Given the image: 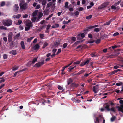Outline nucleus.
<instances>
[{"mask_svg": "<svg viewBox=\"0 0 123 123\" xmlns=\"http://www.w3.org/2000/svg\"><path fill=\"white\" fill-rule=\"evenodd\" d=\"M67 45V44L66 43H64L63 45V47L64 48H65Z\"/></svg>", "mask_w": 123, "mask_h": 123, "instance_id": "59", "label": "nucleus"}, {"mask_svg": "<svg viewBox=\"0 0 123 123\" xmlns=\"http://www.w3.org/2000/svg\"><path fill=\"white\" fill-rule=\"evenodd\" d=\"M20 33H18L14 37V39H16L18 38L20 36Z\"/></svg>", "mask_w": 123, "mask_h": 123, "instance_id": "24", "label": "nucleus"}, {"mask_svg": "<svg viewBox=\"0 0 123 123\" xmlns=\"http://www.w3.org/2000/svg\"><path fill=\"white\" fill-rule=\"evenodd\" d=\"M48 45V43L47 42H45L43 46V48H44Z\"/></svg>", "mask_w": 123, "mask_h": 123, "instance_id": "36", "label": "nucleus"}, {"mask_svg": "<svg viewBox=\"0 0 123 123\" xmlns=\"http://www.w3.org/2000/svg\"><path fill=\"white\" fill-rule=\"evenodd\" d=\"M119 103L122 105H120V106H117V107L119 111L123 113V101L122 100H120L119 101Z\"/></svg>", "mask_w": 123, "mask_h": 123, "instance_id": "4", "label": "nucleus"}, {"mask_svg": "<svg viewBox=\"0 0 123 123\" xmlns=\"http://www.w3.org/2000/svg\"><path fill=\"white\" fill-rule=\"evenodd\" d=\"M116 6L114 5H114H112L111 7V9H114L115 10L116 9Z\"/></svg>", "mask_w": 123, "mask_h": 123, "instance_id": "43", "label": "nucleus"}, {"mask_svg": "<svg viewBox=\"0 0 123 123\" xmlns=\"http://www.w3.org/2000/svg\"><path fill=\"white\" fill-rule=\"evenodd\" d=\"M37 60V58H34L32 61V64H34Z\"/></svg>", "mask_w": 123, "mask_h": 123, "instance_id": "39", "label": "nucleus"}, {"mask_svg": "<svg viewBox=\"0 0 123 123\" xmlns=\"http://www.w3.org/2000/svg\"><path fill=\"white\" fill-rule=\"evenodd\" d=\"M39 46L38 44H36L33 47L34 49L36 50L38 49L39 48Z\"/></svg>", "mask_w": 123, "mask_h": 123, "instance_id": "17", "label": "nucleus"}, {"mask_svg": "<svg viewBox=\"0 0 123 123\" xmlns=\"http://www.w3.org/2000/svg\"><path fill=\"white\" fill-rule=\"evenodd\" d=\"M31 20L33 22H35L37 20V18L36 17H34L32 18Z\"/></svg>", "mask_w": 123, "mask_h": 123, "instance_id": "28", "label": "nucleus"}, {"mask_svg": "<svg viewBox=\"0 0 123 123\" xmlns=\"http://www.w3.org/2000/svg\"><path fill=\"white\" fill-rule=\"evenodd\" d=\"M58 88L59 89L62 91H63L64 90L63 89V87H62L59 85L58 86Z\"/></svg>", "mask_w": 123, "mask_h": 123, "instance_id": "27", "label": "nucleus"}, {"mask_svg": "<svg viewBox=\"0 0 123 123\" xmlns=\"http://www.w3.org/2000/svg\"><path fill=\"white\" fill-rule=\"evenodd\" d=\"M44 64L43 61L41 62H38L34 66L37 67H39L41 66L42 65Z\"/></svg>", "mask_w": 123, "mask_h": 123, "instance_id": "8", "label": "nucleus"}, {"mask_svg": "<svg viewBox=\"0 0 123 123\" xmlns=\"http://www.w3.org/2000/svg\"><path fill=\"white\" fill-rule=\"evenodd\" d=\"M19 6L20 8L22 11L26 9L28 7L27 3L24 2H20L19 4Z\"/></svg>", "mask_w": 123, "mask_h": 123, "instance_id": "3", "label": "nucleus"}, {"mask_svg": "<svg viewBox=\"0 0 123 123\" xmlns=\"http://www.w3.org/2000/svg\"><path fill=\"white\" fill-rule=\"evenodd\" d=\"M14 8L15 12H17L19 8L17 4H15L14 6Z\"/></svg>", "mask_w": 123, "mask_h": 123, "instance_id": "13", "label": "nucleus"}, {"mask_svg": "<svg viewBox=\"0 0 123 123\" xmlns=\"http://www.w3.org/2000/svg\"><path fill=\"white\" fill-rule=\"evenodd\" d=\"M78 84L73 83L71 84V86L73 88H76L78 86Z\"/></svg>", "mask_w": 123, "mask_h": 123, "instance_id": "14", "label": "nucleus"}, {"mask_svg": "<svg viewBox=\"0 0 123 123\" xmlns=\"http://www.w3.org/2000/svg\"><path fill=\"white\" fill-rule=\"evenodd\" d=\"M109 2H104L99 7L98 9H101L103 8L106 7L109 5Z\"/></svg>", "mask_w": 123, "mask_h": 123, "instance_id": "5", "label": "nucleus"}, {"mask_svg": "<svg viewBox=\"0 0 123 123\" xmlns=\"http://www.w3.org/2000/svg\"><path fill=\"white\" fill-rule=\"evenodd\" d=\"M68 85H69L70 83H71L72 81V80L71 78H70L68 79Z\"/></svg>", "mask_w": 123, "mask_h": 123, "instance_id": "35", "label": "nucleus"}, {"mask_svg": "<svg viewBox=\"0 0 123 123\" xmlns=\"http://www.w3.org/2000/svg\"><path fill=\"white\" fill-rule=\"evenodd\" d=\"M68 2H66L65 4V6L66 8H69L68 6Z\"/></svg>", "mask_w": 123, "mask_h": 123, "instance_id": "33", "label": "nucleus"}, {"mask_svg": "<svg viewBox=\"0 0 123 123\" xmlns=\"http://www.w3.org/2000/svg\"><path fill=\"white\" fill-rule=\"evenodd\" d=\"M122 84L123 83L122 82H120L119 83H117L116 84V85L117 86H119L122 85Z\"/></svg>", "mask_w": 123, "mask_h": 123, "instance_id": "53", "label": "nucleus"}, {"mask_svg": "<svg viewBox=\"0 0 123 123\" xmlns=\"http://www.w3.org/2000/svg\"><path fill=\"white\" fill-rule=\"evenodd\" d=\"M37 14V12L36 11H34L32 14V16L33 17L36 16Z\"/></svg>", "mask_w": 123, "mask_h": 123, "instance_id": "47", "label": "nucleus"}, {"mask_svg": "<svg viewBox=\"0 0 123 123\" xmlns=\"http://www.w3.org/2000/svg\"><path fill=\"white\" fill-rule=\"evenodd\" d=\"M55 3H53L51 2L48 3L47 4L46 8H48L51 6L53 7L55 5Z\"/></svg>", "mask_w": 123, "mask_h": 123, "instance_id": "7", "label": "nucleus"}, {"mask_svg": "<svg viewBox=\"0 0 123 123\" xmlns=\"http://www.w3.org/2000/svg\"><path fill=\"white\" fill-rule=\"evenodd\" d=\"M40 37L42 39L44 37V35L43 34H40L39 35Z\"/></svg>", "mask_w": 123, "mask_h": 123, "instance_id": "52", "label": "nucleus"}, {"mask_svg": "<svg viewBox=\"0 0 123 123\" xmlns=\"http://www.w3.org/2000/svg\"><path fill=\"white\" fill-rule=\"evenodd\" d=\"M98 85H97L94 87H93V91L95 93H97L96 91H98V90L99 88Z\"/></svg>", "mask_w": 123, "mask_h": 123, "instance_id": "10", "label": "nucleus"}, {"mask_svg": "<svg viewBox=\"0 0 123 123\" xmlns=\"http://www.w3.org/2000/svg\"><path fill=\"white\" fill-rule=\"evenodd\" d=\"M61 52V49H58V52L56 54L58 55V54L59 53H60Z\"/></svg>", "mask_w": 123, "mask_h": 123, "instance_id": "62", "label": "nucleus"}, {"mask_svg": "<svg viewBox=\"0 0 123 123\" xmlns=\"http://www.w3.org/2000/svg\"><path fill=\"white\" fill-rule=\"evenodd\" d=\"M80 62V61H76V62H74L73 63V64H79Z\"/></svg>", "mask_w": 123, "mask_h": 123, "instance_id": "56", "label": "nucleus"}, {"mask_svg": "<svg viewBox=\"0 0 123 123\" xmlns=\"http://www.w3.org/2000/svg\"><path fill=\"white\" fill-rule=\"evenodd\" d=\"M111 110L113 112H115V110L114 107H112L111 109H110V111Z\"/></svg>", "mask_w": 123, "mask_h": 123, "instance_id": "44", "label": "nucleus"}, {"mask_svg": "<svg viewBox=\"0 0 123 123\" xmlns=\"http://www.w3.org/2000/svg\"><path fill=\"white\" fill-rule=\"evenodd\" d=\"M7 29V28L5 26H0V29L6 30Z\"/></svg>", "mask_w": 123, "mask_h": 123, "instance_id": "30", "label": "nucleus"}, {"mask_svg": "<svg viewBox=\"0 0 123 123\" xmlns=\"http://www.w3.org/2000/svg\"><path fill=\"white\" fill-rule=\"evenodd\" d=\"M85 70H81L80 71V72H78L77 74H75L74 75H80L81 74H82L83 73L85 72Z\"/></svg>", "mask_w": 123, "mask_h": 123, "instance_id": "18", "label": "nucleus"}, {"mask_svg": "<svg viewBox=\"0 0 123 123\" xmlns=\"http://www.w3.org/2000/svg\"><path fill=\"white\" fill-rule=\"evenodd\" d=\"M79 12L78 11H76L74 13V14L76 16H77L79 15Z\"/></svg>", "mask_w": 123, "mask_h": 123, "instance_id": "60", "label": "nucleus"}, {"mask_svg": "<svg viewBox=\"0 0 123 123\" xmlns=\"http://www.w3.org/2000/svg\"><path fill=\"white\" fill-rule=\"evenodd\" d=\"M116 117L115 116H113L111 118V122L114 121L116 119Z\"/></svg>", "mask_w": 123, "mask_h": 123, "instance_id": "29", "label": "nucleus"}, {"mask_svg": "<svg viewBox=\"0 0 123 123\" xmlns=\"http://www.w3.org/2000/svg\"><path fill=\"white\" fill-rule=\"evenodd\" d=\"M37 3L34 2L33 4V6L34 7H36L35 9H38L40 8L41 6L39 4H38L37 6Z\"/></svg>", "mask_w": 123, "mask_h": 123, "instance_id": "9", "label": "nucleus"}, {"mask_svg": "<svg viewBox=\"0 0 123 123\" xmlns=\"http://www.w3.org/2000/svg\"><path fill=\"white\" fill-rule=\"evenodd\" d=\"M88 37L91 39H92V35L90 33L88 34Z\"/></svg>", "mask_w": 123, "mask_h": 123, "instance_id": "57", "label": "nucleus"}, {"mask_svg": "<svg viewBox=\"0 0 123 123\" xmlns=\"http://www.w3.org/2000/svg\"><path fill=\"white\" fill-rule=\"evenodd\" d=\"M46 3V0H43L42 3V4L43 6V9H44L45 7V6Z\"/></svg>", "mask_w": 123, "mask_h": 123, "instance_id": "12", "label": "nucleus"}, {"mask_svg": "<svg viewBox=\"0 0 123 123\" xmlns=\"http://www.w3.org/2000/svg\"><path fill=\"white\" fill-rule=\"evenodd\" d=\"M43 13L44 15H47L49 14V12L48 10H45L43 11Z\"/></svg>", "mask_w": 123, "mask_h": 123, "instance_id": "22", "label": "nucleus"}, {"mask_svg": "<svg viewBox=\"0 0 123 123\" xmlns=\"http://www.w3.org/2000/svg\"><path fill=\"white\" fill-rule=\"evenodd\" d=\"M116 55H113L112 54L109 55L108 56V58H113V57Z\"/></svg>", "mask_w": 123, "mask_h": 123, "instance_id": "51", "label": "nucleus"}, {"mask_svg": "<svg viewBox=\"0 0 123 123\" xmlns=\"http://www.w3.org/2000/svg\"><path fill=\"white\" fill-rule=\"evenodd\" d=\"M72 99L74 103H79L80 102V101L79 100H77L75 98H73Z\"/></svg>", "mask_w": 123, "mask_h": 123, "instance_id": "19", "label": "nucleus"}, {"mask_svg": "<svg viewBox=\"0 0 123 123\" xmlns=\"http://www.w3.org/2000/svg\"><path fill=\"white\" fill-rule=\"evenodd\" d=\"M109 105L107 104H106V106L105 107V108L108 111H110V109L109 108Z\"/></svg>", "mask_w": 123, "mask_h": 123, "instance_id": "25", "label": "nucleus"}, {"mask_svg": "<svg viewBox=\"0 0 123 123\" xmlns=\"http://www.w3.org/2000/svg\"><path fill=\"white\" fill-rule=\"evenodd\" d=\"M89 61H90L89 60H87L86 61L84 62L85 64V65H86V64H88L89 63Z\"/></svg>", "mask_w": 123, "mask_h": 123, "instance_id": "50", "label": "nucleus"}, {"mask_svg": "<svg viewBox=\"0 0 123 123\" xmlns=\"http://www.w3.org/2000/svg\"><path fill=\"white\" fill-rule=\"evenodd\" d=\"M22 23V21L20 20H19L18 21V25H20Z\"/></svg>", "mask_w": 123, "mask_h": 123, "instance_id": "64", "label": "nucleus"}, {"mask_svg": "<svg viewBox=\"0 0 123 123\" xmlns=\"http://www.w3.org/2000/svg\"><path fill=\"white\" fill-rule=\"evenodd\" d=\"M81 36L82 38H84L85 37V34L84 33L81 34H79L78 35L77 37L78 38L79 37Z\"/></svg>", "mask_w": 123, "mask_h": 123, "instance_id": "23", "label": "nucleus"}, {"mask_svg": "<svg viewBox=\"0 0 123 123\" xmlns=\"http://www.w3.org/2000/svg\"><path fill=\"white\" fill-rule=\"evenodd\" d=\"M7 55L6 54H4L3 55V57L4 59H6L7 58Z\"/></svg>", "mask_w": 123, "mask_h": 123, "instance_id": "46", "label": "nucleus"}, {"mask_svg": "<svg viewBox=\"0 0 123 123\" xmlns=\"http://www.w3.org/2000/svg\"><path fill=\"white\" fill-rule=\"evenodd\" d=\"M3 25L4 26H9L12 24V21L11 20L8 19L5 20H3L2 21Z\"/></svg>", "mask_w": 123, "mask_h": 123, "instance_id": "2", "label": "nucleus"}, {"mask_svg": "<svg viewBox=\"0 0 123 123\" xmlns=\"http://www.w3.org/2000/svg\"><path fill=\"white\" fill-rule=\"evenodd\" d=\"M59 26V25L58 24H56L53 25L52 26V28H56L58 27Z\"/></svg>", "mask_w": 123, "mask_h": 123, "instance_id": "26", "label": "nucleus"}, {"mask_svg": "<svg viewBox=\"0 0 123 123\" xmlns=\"http://www.w3.org/2000/svg\"><path fill=\"white\" fill-rule=\"evenodd\" d=\"M3 40L5 42H6L7 41V37H4L3 38Z\"/></svg>", "mask_w": 123, "mask_h": 123, "instance_id": "55", "label": "nucleus"}, {"mask_svg": "<svg viewBox=\"0 0 123 123\" xmlns=\"http://www.w3.org/2000/svg\"><path fill=\"white\" fill-rule=\"evenodd\" d=\"M53 14H51V15H49L48 17H47V18L46 19V20H49V19L51 18V17H52V16H53Z\"/></svg>", "mask_w": 123, "mask_h": 123, "instance_id": "40", "label": "nucleus"}, {"mask_svg": "<svg viewBox=\"0 0 123 123\" xmlns=\"http://www.w3.org/2000/svg\"><path fill=\"white\" fill-rule=\"evenodd\" d=\"M92 16L91 15H90L89 16L86 17V19H90L92 18Z\"/></svg>", "mask_w": 123, "mask_h": 123, "instance_id": "41", "label": "nucleus"}, {"mask_svg": "<svg viewBox=\"0 0 123 123\" xmlns=\"http://www.w3.org/2000/svg\"><path fill=\"white\" fill-rule=\"evenodd\" d=\"M43 15V14L42 13H40L39 14L37 20H36V22H38L39 20L42 17Z\"/></svg>", "mask_w": 123, "mask_h": 123, "instance_id": "16", "label": "nucleus"}, {"mask_svg": "<svg viewBox=\"0 0 123 123\" xmlns=\"http://www.w3.org/2000/svg\"><path fill=\"white\" fill-rule=\"evenodd\" d=\"M51 26V25H49V24L48 25L46 29L47 30L49 29L50 28V27Z\"/></svg>", "mask_w": 123, "mask_h": 123, "instance_id": "61", "label": "nucleus"}, {"mask_svg": "<svg viewBox=\"0 0 123 123\" xmlns=\"http://www.w3.org/2000/svg\"><path fill=\"white\" fill-rule=\"evenodd\" d=\"M76 66H74V67H73L72 66H70L69 68H68V69L69 70V71H71L72 69L76 67Z\"/></svg>", "mask_w": 123, "mask_h": 123, "instance_id": "38", "label": "nucleus"}, {"mask_svg": "<svg viewBox=\"0 0 123 123\" xmlns=\"http://www.w3.org/2000/svg\"><path fill=\"white\" fill-rule=\"evenodd\" d=\"M100 29L98 28H96L94 29V31L96 32H99L100 30Z\"/></svg>", "mask_w": 123, "mask_h": 123, "instance_id": "32", "label": "nucleus"}, {"mask_svg": "<svg viewBox=\"0 0 123 123\" xmlns=\"http://www.w3.org/2000/svg\"><path fill=\"white\" fill-rule=\"evenodd\" d=\"M13 34L12 32H10L9 33L8 36V42H11L12 40L13 37Z\"/></svg>", "mask_w": 123, "mask_h": 123, "instance_id": "6", "label": "nucleus"}, {"mask_svg": "<svg viewBox=\"0 0 123 123\" xmlns=\"http://www.w3.org/2000/svg\"><path fill=\"white\" fill-rule=\"evenodd\" d=\"M96 121L95 122V123H99V121L98 118V117H96Z\"/></svg>", "mask_w": 123, "mask_h": 123, "instance_id": "54", "label": "nucleus"}, {"mask_svg": "<svg viewBox=\"0 0 123 123\" xmlns=\"http://www.w3.org/2000/svg\"><path fill=\"white\" fill-rule=\"evenodd\" d=\"M0 79H2V80H0V83L3 82H4L5 80L3 78H1Z\"/></svg>", "mask_w": 123, "mask_h": 123, "instance_id": "63", "label": "nucleus"}, {"mask_svg": "<svg viewBox=\"0 0 123 123\" xmlns=\"http://www.w3.org/2000/svg\"><path fill=\"white\" fill-rule=\"evenodd\" d=\"M34 37H32L29 38H28L27 40V41L28 42H30L34 38Z\"/></svg>", "mask_w": 123, "mask_h": 123, "instance_id": "31", "label": "nucleus"}, {"mask_svg": "<svg viewBox=\"0 0 123 123\" xmlns=\"http://www.w3.org/2000/svg\"><path fill=\"white\" fill-rule=\"evenodd\" d=\"M101 41V39H97L95 41V43L97 44H98L100 43Z\"/></svg>", "mask_w": 123, "mask_h": 123, "instance_id": "37", "label": "nucleus"}, {"mask_svg": "<svg viewBox=\"0 0 123 123\" xmlns=\"http://www.w3.org/2000/svg\"><path fill=\"white\" fill-rule=\"evenodd\" d=\"M89 31V29H87L86 30H85L84 31V33H85V34H86L87 33V32Z\"/></svg>", "mask_w": 123, "mask_h": 123, "instance_id": "58", "label": "nucleus"}, {"mask_svg": "<svg viewBox=\"0 0 123 123\" xmlns=\"http://www.w3.org/2000/svg\"><path fill=\"white\" fill-rule=\"evenodd\" d=\"M78 8V10L80 11H82L84 10V8L82 7H79V8Z\"/></svg>", "mask_w": 123, "mask_h": 123, "instance_id": "48", "label": "nucleus"}, {"mask_svg": "<svg viewBox=\"0 0 123 123\" xmlns=\"http://www.w3.org/2000/svg\"><path fill=\"white\" fill-rule=\"evenodd\" d=\"M19 68V67L17 66H15L13 67L12 68V70L13 71H15L17 70Z\"/></svg>", "mask_w": 123, "mask_h": 123, "instance_id": "34", "label": "nucleus"}, {"mask_svg": "<svg viewBox=\"0 0 123 123\" xmlns=\"http://www.w3.org/2000/svg\"><path fill=\"white\" fill-rule=\"evenodd\" d=\"M21 16V14H19L13 16V17L17 19H18Z\"/></svg>", "mask_w": 123, "mask_h": 123, "instance_id": "15", "label": "nucleus"}, {"mask_svg": "<svg viewBox=\"0 0 123 123\" xmlns=\"http://www.w3.org/2000/svg\"><path fill=\"white\" fill-rule=\"evenodd\" d=\"M60 43L59 41H56V42L54 43L53 46V47H56L60 45Z\"/></svg>", "mask_w": 123, "mask_h": 123, "instance_id": "11", "label": "nucleus"}, {"mask_svg": "<svg viewBox=\"0 0 123 123\" xmlns=\"http://www.w3.org/2000/svg\"><path fill=\"white\" fill-rule=\"evenodd\" d=\"M121 2V1H118V2H117V3H115L114 4V5H115L116 6L118 5H119V3H120Z\"/></svg>", "mask_w": 123, "mask_h": 123, "instance_id": "49", "label": "nucleus"}, {"mask_svg": "<svg viewBox=\"0 0 123 123\" xmlns=\"http://www.w3.org/2000/svg\"><path fill=\"white\" fill-rule=\"evenodd\" d=\"M20 44L22 49H25V46L24 45L23 41H22L21 42Z\"/></svg>", "mask_w": 123, "mask_h": 123, "instance_id": "20", "label": "nucleus"}, {"mask_svg": "<svg viewBox=\"0 0 123 123\" xmlns=\"http://www.w3.org/2000/svg\"><path fill=\"white\" fill-rule=\"evenodd\" d=\"M10 53L11 54H12L14 55H16L17 54L16 50H12L10 52Z\"/></svg>", "mask_w": 123, "mask_h": 123, "instance_id": "21", "label": "nucleus"}, {"mask_svg": "<svg viewBox=\"0 0 123 123\" xmlns=\"http://www.w3.org/2000/svg\"><path fill=\"white\" fill-rule=\"evenodd\" d=\"M5 3L4 1H2L1 4L0 6H4L5 5Z\"/></svg>", "mask_w": 123, "mask_h": 123, "instance_id": "45", "label": "nucleus"}, {"mask_svg": "<svg viewBox=\"0 0 123 123\" xmlns=\"http://www.w3.org/2000/svg\"><path fill=\"white\" fill-rule=\"evenodd\" d=\"M25 24V30L27 31L30 28H32L33 26V24L31 22L30 20H27L25 21L24 23Z\"/></svg>", "mask_w": 123, "mask_h": 123, "instance_id": "1", "label": "nucleus"}, {"mask_svg": "<svg viewBox=\"0 0 123 123\" xmlns=\"http://www.w3.org/2000/svg\"><path fill=\"white\" fill-rule=\"evenodd\" d=\"M28 16V15L27 14H25L22 16V17L24 18H26Z\"/></svg>", "mask_w": 123, "mask_h": 123, "instance_id": "42", "label": "nucleus"}]
</instances>
